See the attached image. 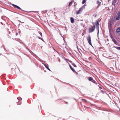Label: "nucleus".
<instances>
[{
  "label": "nucleus",
  "instance_id": "nucleus-35",
  "mask_svg": "<svg viewBox=\"0 0 120 120\" xmlns=\"http://www.w3.org/2000/svg\"><path fill=\"white\" fill-rule=\"evenodd\" d=\"M21 104V103L19 104V103L18 104V105H19Z\"/></svg>",
  "mask_w": 120,
  "mask_h": 120
},
{
  "label": "nucleus",
  "instance_id": "nucleus-19",
  "mask_svg": "<svg viewBox=\"0 0 120 120\" xmlns=\"http://www.w3.org/2000/svg\"><path fill=\"white\" fill-rule=\"evenodd\" d=\"M42 64H43L45 66V67L47 68H47H49V67L48 66H47L45 64H44V63H42Z\"/></svg>",
  "mask_w": 120,
  "mask_h": 120
},
{
  "label": "nucleus",
  "instance_id": "nucleus-24",
  "mask_svg": "<svg viewBox=\"0 0 120 120\" xmlns=\"http://www.w3.org/2000/svg\"><path fill=\"white\" fill-rule=\"evenodd\" d=\"M66 60H68V61H69L71 63H72V61H71L69 60V59H66Z\"/></svg>",
  "mask_w": 120,
  "mask_h": 120
},
{
  "label": "nucleus",
  "instance_id": "nucleus-8",
  "mask_svg": "<svg viewBox=\"0 0 120 120\" xmlns=\"http://www.w3.org/2000/svg\"><path fill=\"white\" fill-rule=\"evenodd\" d=\"M112 41H113L114 42V43L116 45H118V43L114 38L113 39H112Z\"/></svg>",
  "mask_w": 120,
  "mask_h": 120
},
{
  "label": "nucleus",
  "instance_id": "nucleus-15",
  "mask_svg": "<svg viewBox=\"0 0 120 120\" xmlns=\"http://www.w3.org/2000/svg\"><path fill=\"white\" fill-rule=\"evenodd\" d=\"M24 46L26 48V49L27 50H28V51H30V50L28 48L26 47V45L25 44H24Z\"/></svg>",
  "mask_w": 120,
  "mask_h": 120
},
{
  "label": "nucleus",
  "instance_id": "nucleus-14",
  "mask_svg": "<svg viewBox=\"0 0 120 120\" xmlns=\"http://www.w3.org/2000/svg\"><path fill=\"white\" fill-rule=\"evenodd\" d=\"M15 7L21 10V9L19 6L16 5Z\"/></svg>",
  "mask_w": 120,
  "mask_h": 120
},
{
  "label": "nucleus",
  "instance_id": "nucleus-36",
  "mask_svg": "<svg viewBox=\"0 0 120 120\" xmlns=\"http://www.w3.org/2000/svg\"><path fill=\"white\" fill-rule=\"evenodd\" d=\"M20 22H21V23H24V22H20Z\"/></svg>",
  "mask_w": 120,
  "mask_h": 120
},
{
  "label": "nucleus",
  "instance_id": "nucleus-20",
  "mask_svg": "<svg viewBox=\"0 0 120 120\" xmlns=\"http://www.w3.org/2000/svg\"><path fill=\"white\" fill-rule=\"evenodd\" d=\"M91 81L94 83L97 84L96 82L94 80H93V79Z\"/></svg>",
  "mask_w": 120,
  "mask_h": 120
},
{
  "label": "nucleus",
  "instance_id": "nucleus-23",
  "mask_svg": "<svg viewBox=\"0 0 120 120\" xmlns=\"http://www.w3.org/2000/svg\"><path fill=\"white\" fill-rule=\"evenodd\" d=\"M110 38L112 39H114V38H113L111 34H110Z\"/></svg>",
  "mask_w": 120,
  "mask_h": 120
},
{
  "label": "nucleus",
  "instance_id": "nucleus-30",
  "mask_svg": "<svg viewBox=\"0 0 120 120\" xmlns=\"http://www.w3.org/2000/svg\"><path fill=\"white\" fill-rule=\"evenodd\" d=\"M53 49L54 50V51H56L54 49V48L53 47Z\"/></svg>",
  "mask_w": 120,
  "mask_h": 120
},
{
  "label": "nucleus",
  "instance_id": "nucleus-22",
  "mask_svg": "<svg viewBox=\"0 0 120 120\" xmlns=\"http://www.w3.org/2000/svg\"><path fill=\"white\" fill-rule=\"evenodd\" d=\"M38 33L41 36V37H42V34L41 32L39 31L38 32Z\"/></svg>",
  "mask_w": 120,
  "mask_h": 120
},
{
  "label": "nucleus",
  "instance_id": "nucleus-9",
  "mask_svg": "<svg viewBox=\"0 0 120 120\" xmlns=\"http://www.w3.org/2000/svg\"><path fill=\"white\" fill-rule=\"evenodd\" d=\"M117 1L116 0H113V1L112 2V5H114V6H115V4L116 3Z\"/></svg>",
  "mask_w": 120,
  "mask_h": 120
},
{
  "label": "nucleus",
  "instance_id": "nucleus-41",
  "mask_svg": "<svg viewBox=\"0 0 120 120\" xmlns=\"http://www.w3.org/2000/svg\"><path fill=\"white\" fill-rule=\"evenodd\" d=\"M101 89H102L101 88V87H100Z\"/></svg>",
  "mask_w": 120,
  "mask_h": 120
},
{
  "label": "nucleus",
  "instance_id": "nucleus-12",
  "mask_svg": "<svg viewBox=\"0 0 120 120\" xmlns=\"http://www.w3.org/2000/svg\"><path fill=\"white\" fill-rule=\"evenodd\" d=\"M70 20L71 22L72 23H73L74 22V19L72 17H71L70 18Z\"/></svg>",
  "mask_w": 120,
  "mask_h": 120
},
{
  "label": "nucleus",
  "instance_id": "nucleus-18",
  "mask_svg": "<svg viewBox=\"0 0 120 120\" xmlns=\"http://www.w3.org/2000/svg\"><path fill=\"white\" fill-rule=\"evenodd\" d=\"M71 64L74 67H77L76 65H75V63H72Z\"/></svg>",
  "mask_w": 120,
  "mask_h": 120
},
{
  "label": "nucleus",
  "instance_id": "nucleus-4",
  "mask_svg": "<svg viewBox=\"0 0 120 120\" xmlns=\"http://www.w3.org/2000/svg\"><path fill=\"white\" fill-rule=\"evenodd\" d=\"M87 39L89 44L90 45H92L91 38L90 35H89L88 36V37L87 38Z\"/></svg>",
  "mask_w": 120,
  "mask_h": 120
},
{
  "label": "nucleus",
  "instance_id": "nucleus-17",
  "mask_svg": "<svg viewBox=\"0 0 120 120\" xmlns=\"http://www.w3.org/2000/svg\"><path fill=\"white\" fill-rule=\"evenodd\" d=\"M114 47L116 49L120 50V47Z\"/></svg>",
  "mask_w": 120,
  "mask_h": 120
},
{
  "label": "nucleus",
  "instance_id": "nucleus-5",
  "mask_svg": "<svg viewBox=\"0 0 120 120\" xmlns=\"http://www.w3.org/2000/svg\"><path fill=\"white\" fill-rule=\"evenodd\" d=\"M120 18V11H118L116 15V20H118Z\"/></svg>",
  "mask_w": 120,
  "mask_h": 120
},
{
  "label": "nucleus",
  "instance_id": "nucleus-16",
  "mask_svg": "<svg viewBox=\"0 0 120 120\" xmlns=\"http://www.w3.org/2000/svg\"><path fill=\"white\" fill-rule=\"evenodd\" d=\"M17 99L19 100V101H21L22 100V98L20 97H19L17 98Z\"/></svg>",
  "mask_w": 120,
  "mask_h": 120
},
{
  "label": "nucleus",
  "instance_id": "nucleus-26",
  "mask_svg": "<svg viewBox=\"0 0 120 120\" xmlns=\"http://www.w3.org/2000/svg\"><path fill=\"white\" fill-rule=\"evenodd\" d=\"M11 5L13 6H14V7H15V6L16 5L14 4H11Z\"/></svg>",
  "mask_w": 120,
  "mask_h": 120
},
{
  "label": "nucleus",
  "instance_id": "nucleus-34",
  "mask_svg": "<svg viewBox=\"0 0 120 120\" xmlns=\"http://www.w3.org/2000/svg\"><path fill=\"white\" fill-rule=\"evenodd\" d=\"M66 102V104H68V102Z\"/></svg>",
  "mask_w": 120,
  "mask_h": 120
},
{
  "label": "nucleus",
  "instance_id": "nucleus-27",
  "mask_svg": "<svg viewBox=\"0 0 120 120\" xmlns=\"http://www.w3.org/2000/svg\"><path fill=\"white\" fill-rule=\"evenodd\" d=\"M38 38L39 39H41V40H42V39L40 37H38Z\"/></svg>",
  "mask_w": 120,
  "mask_h": 120
},
{
  "label": "nucleus",
  "instance_id": "nucleus-39",
  "mask_svg": "<svg viewBox=\"0 0 120 120\" xmlns=\"http://www.w3.org/2000/svg\"><path fill=\"white\" fill-rule=\"evenodd\" d=\"M69 52V54H70V52Z\"/></svg>",
  "mask_w": 120,
  "mask_h": 120
},
{
  "label": "nucleus",
  "instance_id": "nucleus-33",
  "mask_svg": "<svg viewBox=\"0 0 120 120\" xmlns=\"http://www.w3.org/2000/svg\"><path fill=\"white\" fill-rule=\"evenodd\" d=\"M18 34V33H16V35H17Z\"/></svg>",
  "mask_w": 120,
  "mask_h": 120
},
{
  "label": "nucleus",
  "instance_id": "nucleus-11",
  "mask_svg": "<svg viewBox=\"0 0 120 120\" xmlns=\"http://www.w3.org/2000/svg\"><path fill=\"white\" fill-rule=\"evenodd\" d=\"M97 4H98V6L99 7L100 6L101 3L98 0L97 2Z\"/></svg>",
  "mask_w": 120,
  "mask_h": 120
},
{
  "label": "nucleus",
  "instance_id": "nucleus-10",
  "mask_svg": "<svg viewBox=\"0 0 120 120\" xmlns=\"http://www.w3.org/2000/svg\"><path fill=\"white\" fill-rule=\"evenodd\" d=\"M74 0H71V1L69 3L68 5V6H71L72 5V4L74 2Z\"/></svg>",
  "mask_w": 120,
  "mask_h": 120
},
{
  "label": "nucleus",
  "instance_id": "nucleus-3",
  "mask_svg": "<svg viewBox=\"0 0 120 120\" xmlns=\"http://www.w3.org/2000/svg\"><path fill=\"white\" fill-rule=\"evenodd\" d=\"M91 28H90L89 29V31L91 33L94 31L95 28V26L94 24L93 25V26H91Z\"/></svg>",
  "mask_w": 120,
  "mask_h": 120
},
{
  "label": "nucleus",
  "instance_id": "nucleus-44",
  "mask_svg": "<svg viewBox=\"0 0 120 120\" xmlns=\"http://www.w3.org/2000/svg\"><path fill=\"white\" fill-rule=\"evenodd\" d=\"M77 48L78 49V47L77 46Z\"/></svg>",
  "mask_w": 120,
  "mask_h": 120
},
{
  "label": "nucleus",
  "instance_id": "nucleus-32",
  "mask_svg": "<svg viewBox=\"0 0 120 120\" xmlns=\"http://www.w3.org/2000/svg\"><path fill=\"white\" fill-rule=\"evenodd\" d=\"M65 60H66V61H67V62H68V60H66V59H65Z\"/></svg>",
  "mask_w": 120,
  "mask_h": 120
},
{
  "label": "nucleus",
  "instance_id": "nucleus-40",
  "mask_svg": "<svg viewBox=\"0 0 120 120\" xmlns=\"http://www.w3.org/2000/svg\"><path fill=\"white\" fill-rule=\"evenodd\" d=\"M2 18V19H3V18H2H2Z\"/></svg>",
  "mask_w": 120,
  "mask_h": 120
},
{
  "label": "nucleus",
  "instance_id": "nucleus-25",
  "mask_svg": "<svg viewBox=\"0 0 120 120\" xmlns=\"http://www.w3.org/2000/svg\"><path fill=\"white\" fill-rule=\"evenodd\" d=\"M74 4L75 5V6H74V7L75 8V6L77 5V3L76 2H74Z\"/></svg>",
  "mask_w": 120,
  "mask_h": 120
},
{
  "label": "nucleus",
  "instance_id": "nucleus-38",
  "mask_svg": "<svg viewBox=\"0 0 120 120\" xmlns=\"http://www.w3.org/2000/svg\"><path fill=\"white\" fill-rule=\"evenodd\" d=\"M1 24H3L2 23V22H1Z\"/></svg>",
  "mask_w": 120,
  "mask_h": 120
},
{
  "label": "nucleus",
  "instance_id": "nucleus-7",
  "mask_svg": "<svg viewBox=\"0 0 120 120\" xmlns=\"http://www.w3.org/2000/svg\"><path fill=\"white\" fill-rule=\"evenodd\" d=\"M68 64H69V67L74 72H76L75 70L72 68L70 64L68 62Z\"/></svg>",
  "mask_w": 120,
  "mask_h": 120
},
{
  "label": "nucleus",
  "instance_id": "nucleus-2",
  "mask_svg": "<svg viewBox=\"0 0 120 120\" xmlns=\"http://www.w3.org/2000/svg\"><path fill=\"white\" fill-rule=\"evenodd\" d=\"M100 21H101V20H98V21H97V22H96L95 23V26H96V27H97V30H98L97 34H98H98H99V28H98V26L99 23L100 22Z\"/></svg>",
  "mask_w": 120,
  "mask_h": 120
},
{
  "label": "nucleus",
  "instance_id": "nucleus-37",
  "mask_svg": "<svg viewBox=\"0 0 120 120\" xmlns=\"http://www.w3.org/2000/svg\"><path fill=\"white\" fill-rule=\"evenodd\" d=\"M107 41H109V40H108V39H107Z\"/></svg>",
  "mask_w": 120,
  "mask_h": 120
},
{
  "label": "nucleus",
  "instance_id": "nucleus-28",
  "mask_svg": "<svg viewBox=\"0 0 120 120\" xmlns=\"http://www.w3.org/2000/svg\"><path fill=\"white\" fill-rule=\"evenodd\" d=\"M47 69L49 71H51L50 69L49 68H47Z\"/></svg>",
  "mask_w": 120,
  "mask_h": 120
},
{
  "label": "nucleus",
  "instance_id": "nucleus-1",
  "mask_svg": "<svg viewBox=\"0 0 120 120\" xmlns=\"http://www.w3.org/2000/svg\"><path fill=\"white\" fill-rule=\"evenodd\" d=\"M84 8V6H82L79 8V10L76 11V14L78 15L81 12Z\"/></svg>",
  "mask_w": 120,
  "mask_h": 120
},
{
  "label": "nucleus",
  "instance_id": "nucleus-6",
  "mask_svg": "<svg viewBox=\"0 0 120 120\" xmlns=\"http://www.w3.org/2000/svg\"><path fill=\"white\" fill-rule=\"evenodd\" d=\"M116 32L119 35H120V27H119L117 29Z\"/></svg>",
  "mask_w": 120,
  "mask_h": 120
},
{
  "label": "nucleus",
  "instance_id": "nucleus-42",
  "mask_svg": "<svg viewBox=\"0 0 120 120\" xmlns=\"http://www.w3.org/2000/svg\"><path fill=\"white\" fill-rule=\"evenodd\" d=\"M20 32V31H19V33Z\"/></svg>",
  "mask_w": 120,
  "mask_h": 120
},
{
  "label": "nucleus",
  "instance_id": "nucleus-13",
  "mask_svg": "<svg viewBox=\"0 0 120 120\" xmlns=\"http://www.w3.org/2000/svg\"><path fill=\"white\" fill-rule=\"evenodd\" d=\"M87 79L89 81H92V80H93V78L91 77H88Z\"/></svg>",
  "mask_w": 120,
  "mask_h": 120
},
{
  "label": "nucleus",
  "instance_id": "nucleus-31",
  "mask_svg": "<svg viewBox=\"0 0 120 120\" xmlns=\"http://www.w3.org/2000/svg\"><path fill=\"white\" fill-rule=\"evenodd\" d=\"M60 59H59V62H60Z\"/></svg>",
  "mask_w": 120,
  "mask_h": 120
},
{
  "label": "nucleus",
  "instance_id": "nucleus-43",
  "mask_svg": "<svg viewBox=\"0 0 120 120\" xmlns=\"http://www.w3.org/2000/svg\"><path fill=\"white\" fill-rule=\"evenodd\" d=\"M82 20H83L82 19Z\"/></svg>",
  "mask_w": 120,
  "mask_h": 120
},
{
  "label": "nucleus",
  "instance_id": "nucleus-21",
  "mask_svg": "<svg viewBox=\"0 0 120 120\" xmlns=\"http://www.w3.org/2000/svg\"><path fill=\"white\" fill-rule=\"evenodd\" d=\"M86 0H83L82 1V4H84L86 2Z\"/></svg>",
  "mask_w": 120,
  "mask_h": 120
},
{
  "label": "nucleus",
  "instance_id": "nucleus-29",
  "mask_svg": "<svg viewBox=\"0 0 120 120\" xmlns=\"http://www.w3.org/2000/svg\"><path fill=\"white\" fill-rule=\"evenodd\" d=\"M81 100H85V101H86V100H84V99H81Z\"/></svg>",
  "mask_w": 120,
  "mask_h": 120
}]
</instances>
